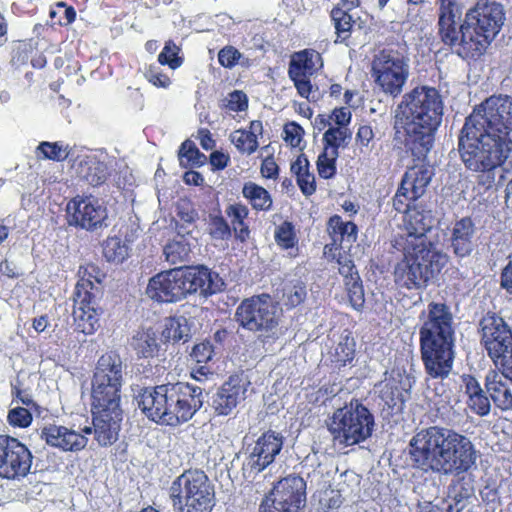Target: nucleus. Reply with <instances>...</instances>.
Segmentation results:
<instances>
[{"label": "nucleus", "instance_id": "79ce46f5", "mask_svg": "<svg viewBox=\"0 0 512 512\" xmlns=\"http://www.w3.org/2000/svg\"><path fill=\"white\" fill-rule=\"evenodd\" d=\"M352 133L347 127H329L323 135L324 149L338 151L348 146Z\"/></svg>", "mask_w": 512, "mask_h": 512}, {"label": "nucleus", "instance_id": "aec40b11", "mask_svg": "<svg viewBox=\"0 0 512 512\" xmlns=\"http://www.w3.org/2000/svg\"><path fill=\"white\" fill-rule=\"evenodd\" d=\"M434 224L435 217L431 210L413 208L412 210H409L406 215V233L398 237L395 240V243L438 247V245L427 236V233L431 231Z\"/></svg>", "mask_w": 512, "mask_h": 512}, {"label": "nucleus", "instance_id": "680f3d73", "mask_svg": "<svg viewBox=\"0 0 512 512\" xmlns=\"http://www.w3.org/2000/svg\"><path fill=\"white\" fill-rule=\"evenodd\" d=\"M247 96L242 91L235 90L229 94L226 107L234 112L243 111L247 108Z\"/></svg>", "mask_w": 512, "mask_h": 512}, {"label": "nucleus", "instance_id": "f8f14e48", "mask_svg": "<svg viewBox=\"0 0 512 512\" xmlns=\"http://www.w3.org/2000/svg\"><path fill=\"white\" fill-rule=\"evenodd\" d=\"M372 75L386 94L398 96L409 76V59L398 49L384 48L374 56Z\"/></svg>", "mask_w": 512, "mask_h": 512}, {"label": "nucleus", "instance_id": "473e14b6", "mask_svg": "<svg viewBox=\"0 0 512 512\" xmlns=\"http://www.w3.org/2000/svg\"><path fill=\"white\" fill-rule=\"evenodd\" d=\"M465 381V394L469 409L478 416H487L491 411V399L476 378L468 376Z\"/></svg>", "mask_w": 512, "mask_h": 512}, {"label": "nucleus", "instance_id": "f257e3e1", "mask_svg": "<svg viewBox=\"0 0 512 512\" xmlns=\"http://www.w3.org/2000/svg\"><path fill=\"white\" fill-rule=\"evenodd\" d=\"M472 441L453 429L431 426L417 431L406 448L408 465L422 474L459 476L476 467Z\"/></svg>", "mask_w": 512, "mask_h": 512}, {"label": "nucleus", "instance_id": "de8ad7c7", "mask_svg": "<svg viewBox=\"0 0 512 512\" xmlns=\"http://www.w3.org/2000/svg\"><path fill=\"white\" fill-rule=\"evenodd\" d=\"M179 162L182 167L201 166L206 161V156L199 151L195 144L190 141H184L178 152Z\"/></svg>", "mask_w": 512, "mask_h": 512}, {"label": "nucleus", "instance_id": "6e6d98bb", "mask_svg": "<svg viewBox=\"0 0 512 512\" xmlns=\"http://www.w3.org/2000/svg\"><path fill=\"white\" fill-rule=\"evenodd\" d=\"M242 53L233 46H225L218 53V61L225 68H233L243 59ZM243 65V63L241 62Z\"/></svg>", "mask_w": 512, "mask_h": 512}, {"label": "nucleus", "instance_id": "864d4df0", "mask_svg": "<svg viewBox=\"0 0 512 512\" xmlns=\"http://www.w3.org/2000/svg\"><path fill=\"white\" fill-rule=\"evenodd\" d=\"M275 240L284 249L292 248L296 244L294 226L291 222L285 221L276 228Z\"/></svg>", "mask_w": 512, "mask_h": 512}, {"label": "nucleus", "instance_id": "a19ab883", "mask_svg": "<svg viewBox=\"0 0 512 512\" xmlns=\"http://www.w3.org/2000/svg\"><path fill=\"white\" fill-rule=\"evenodd\" d=\"M331 18L334 23L337 39H340L341 42L348 39L355 23L349 11H346L343 7L335 6L331 11Z\"/></svg>", "mask_w": 512, "mask_h": 512}, {"label": "nucleus", "instance_id": "6ab92c4d", "mask_svg": "<svg viewBox=\"0 0 512 512\" xmlns=\"http://www.w3.org/2000/svg\"><path fill=\"white\" fill-rule=\"evenodd\" d=\"M391 371L390 377L381 384L380 390L383 411H387V415H395L403 411L412 383L411 378L401 373L400 369Z\"/></svg>", "mask_w": 512, "mask_h": 512}, {"label": "nucleus", "instance_id": "cd10ccee", "mask_svg": "<svg viewBox=\"0 0 512 512\" xmlns=\"http://www.w3.org/2000/svg\"><path fill=\"white\" fill-rule=\"evenodd\" d=\"M484 386L496 408L501 411L512 410V377L508 373L489 371Z\"/></svg>", "mask_w": 512, "mask_h": 512}, {"label": "nucleus", "instance_id": "bb28decb", "mask_svg": "<svg viewBox=\"0 0 512 512\" xmlns=\"http://www.w3.org/2000/svg\"><path fill=\"white\" fill-rule=\"evenodd\" d=\"M477 229L470 217L457 220L450 229L449 247L455 257L466 258L475 249V235Z\"/></svg>", "mask_w": 512, "mask_h": 512}, {"label": "nucleus", "instance_id": "c9c22d12", "mask_svg": "<svg viewBox=\"0 0 512 512\" xmlns=\"http://www.w3.org/2000/svg\"><path fill=\"white\" fill-rule=\"evenodd\" d=\"M327 231L333 244H341L344 240L352 243L357 239V226L351 221H343L339 215H333L327 223Z\"/></svg>", "mask_w": 512, "mask_h": 512}, {"label": "nucleus", "instance_id": "4d7b16f0", "mask_svg": "<svg viewBox=\"0 0 512 512\" xmlns=\"http://www.w3.org/2000/svg\"><path fill=\"white\" fill-rule=\"evenodd\" d=\"M295 69L288 71L289 78L293 81L300 96L310 100L312 94V85L306 74H299Z\"/></svg>", "mask_w": 512, "mask_h": 512}, {"label": "nucleus", "instance_id": "6e6552de", "mask_svg": "<svg viewBox=\"0 0 512 512\" xmlns=\"http://www.w3.org/2000/svg\"><path fill=\"white\" fill-rule=\"evenodd\" d=\"M169 497L178 512H211L215 506L214 487L204 471L198 469L179 475L171 483Z\"/></svg>", "mask_w": 512, "mask_h": 512}, {"label": "nucleus", "instance_id": "c756f323", "mask_svg": "<svg viewBox=\"0 0 512 512\" xmlns=\"http://www.w3.org/2000/svg\"><path fill=\"white\" fill-rule=\"evenodd\" d=\"M475 489L470 476H462L449 486L448 500L443 501L442 510L445 512H461L474 496Z\"/></svg>", "mask_w": 512, "mask_h": 512}, {"label": "nucleus", "instance_id": "37998d69", "mask_svg": "<svg viewBox=\"0 0 512 512\" xmlns=\"http://www.w3.org/2000/svg\"><path fill=\"white\" fill-rule=\"evenodd\" d=\"M306 297V285L296 280L284 285L281 300L288 309H291L303 303Z\"/></svg>", "mask_w": 512, "mask_h": 512}, {"label": "nucleus", "instance_id": "423d86ee", "mask_svg": "<svg viewBox=\"0 0 512 512\" xmlns=\"http://www.w3.org/2000/svg\"><path fill=\"white\" fill-rule=\"evenodd\" d=\"M504 21L505 10L501 3L478 0L459 24L452 52L464 60L479 58L500 32Z\"/></svg>", "mask_w": 512, "mask_h": 512}, {"label": "nucleus", "instance_id": "a878e982", "mask_svg": "<svg viewBox=\"0 0 512 512\" xmlns=\"http://www.w3.org/2000/svg\"><path fill=\"white\" fill-rule=\"evenodd\" d=\"M438 5V35L441 41L451 48L457 40L459 25L456 18L462 13L461 0H436Z\"/></svg>", "mask_w": 512, "mask_h": 512}, {"label": "nucleus", "instance_id": "a18cd8bd", "mask_svg": "<svg viewBox=\"0 0 512 512\" xmlns=\"http://www.w3.org/2000/svg\"><path fill=\"white\" fill-rule=\"evenodd\" d=\"M207 232L213 240L226 241L231 238L232 229L226 219L218 213H209L207 218Z\"/></svg>", "mask_w": 512, "mask_h": 512}, {"label": "nucleus", "instance_id": "7ed1b4c3", "mask_svg": "<svg viewBox=\"0 0 512 512\" xmlns=\"http://www.w3.org/2000/svg\"><path fill=\"white\" fill-rule=\"evenodd\" d=\"M205 387L176 381L141 389L135 397L143 414L160 425L177 427L188 422L205 402Z\"/></svg>", "mask_w": 512, "mask_h": 512}, {"label": "nucleus", "instance_id": "9d476101", "mask_svg": "<svg viewBox=\"0 0 512 512\" xmlns=\"http://www.w3.org/2000/svg\"><path fill=\"white\" fill-rule=\"evenodd\" d=\"M235 320L242 328L255 333L263 344L280 335L278 303L268 294L244 299L236 308Z\"/></svg>", "mask_w": 512, "mask_h": 512}, {"label": "nucleus", "instance_id": "412c9836", "mask_svg": "<svg viewBox=\"0 0 512 512\" xmlns=\"http://www.w3.org/2000/svg\"><path fill=\"white\" fill-rule=\"evenodd\" d=\"M91 433L92 428L88 426L79 432L66 426L49 424L42 428L40 437L47 445L62 452L77 453L87 446L86 434Z\"/></svg>", "mask_w": 512, "mask_h": 512}, {"label": "nucleus", "instance_id": "052dcab7", "mask_svg": "<svg viewBox=\"0 0 512 512\" xmlns=\"http://www.w3.org/2000/svg\"><path fill=\"white\" fill-rule=\"evenodd\" d=\"M214 349L213 345L209 341L201 342L193 347L191 356L198 363H207L213 357Z\"/></svg>", "mask_w": 512, "mask_h": 512}, {"label": "nucleus", "instance_id": "09e8293b", "mask_svg": "<svg viewBox=\"0 0 512 512\" xmlns=\"http://www.w3.org/2000/svg\"><path fill=\"white\" fill-rule=\"evenodd\" d=\"M339 157V151L324 149L318 156L317 170L321 178L330 179L336 174V160Z\"/></svg>", "mask_w": 512, "mask_h": 512}, {"label": "nucleus", "instance_id": "f704fd0d", "mask_svg": "<svg viewBox=\"0 0 512 512\" xmlns=\"http://www.w3.org/2000/svg\"><path fill=\"white\" fill-rule=\"evenodd\" d=\"M323 66L321 55L315 50H303L296 52L289 63L288 71L295 69L299 74L311 76Z\"/></svg>", "mask_w": 512, "mask_h": 512}, {"label": "nucleus", "instance_id": "e2e57ef3", "mask_svg": "<svg viewBox=\"0 0 512 512\" xmlns=\"http://www.w3.org/2000/svg\"><path fill=\"white\" fill-rule=\"evenodd\" d=\"M226 214L232 219L233 227L242 225L248 216V209L242 204H231L226 208Z\"/></svg>", "mask_w": 512, "mask_h": 512}, {"label": "nucleus", "instance_id": "603ef678", "mask_svg": "<svg viewBox=\"0 0 512 512\" xmlns=\"http://www.w3.org/2000/svg\"><path fill=\"white\" fill-rule=\"evenodd\" d=\"M38 150H40L44 158L54 161H63L69 155L68 145H64L60 142H42L38 146Z\"/></svg>", "mask_w": 512, "mask_h": 512}, {"label": "nucleus", "instance_id": "13d9d810", "mask_svg": "<svg viewBox=\"0 0 512 512\" xmlns=\"http://www.w3.org/2000/svg\"><path fill=\"white\" fill-rule=\"evenodd\" d=\"M8 421L12 426L28 427L32 422V414L27 408L15 407L9 411Z\"/></svg>", "mask_w": 512, "mask_h": 512}, {"label": "nucleus", "instance_id": "58836bf2", "mask_svg": "<svg viewBox=\"0 0 512 512\" xmlns=\"http://www.w3.org/2000/svg\"><path fill=\"white\" fill-rule=\"evenodd\" d=\"M163 337L174 342H187L191 338L188 319L184 316L169 319L163 331Z\"/></svg>", "mask_w": 512, "mask_h": 512}, {"label": "nucleus", "instance_id": "4be33fe9", "mask_svg": "<svg viewBox=\"0 0 512 512\" xmlns=\"http://www.w3.org/2000/svg\"><path fill=\"white\" fill-rule=\"evenodd\" d=\"M91 282L78 283L74 297L73 319L75 329L85 335L93 334L99 326V314L95 307V297L87 290Z\"/></svg>", "mask_w": 512, "mask_h": 512}, {"label": "nucleus", "instance_id": "a211bd4d", "mask_svg": "<svg viewBox=\"0 0 512 512\" xmlns=\"http://www.w3.org/2000/svg\"><path fill=\"white\" fill-rule=\"evenodd\" d=\"M183 284H185V296L198 293L202 297L220 293L225 288V282L218 273L206 266L179 267Z\"/></svg>", "mask_w": 512, "mask_h": 512}, {"label": "nucleus", "instance_id": "393cba45", "mask_svg": "<svg viewBox=\"0 0 512 512\" xmlns=\"http://www.w3.org/2000/svg\"><path fill=\"white\" fill-rule=\"evenodd\" d=\"M95 439L100 446L112 445L118 439L122 410L92 409Z\"/></svg>", "mask_w": 512, "mask_h": 512}, {"label": "nucleus", "instance_id": "774afa93", "mask_svg": "<svg viewBox=\"0 0 512 512\" xmlns=\"http://www.w3.org/2000/svg\"><path fill=\"white\" fill-rule=\"evenodd\" d=\"M500 286L506 290V292L512 294V255L509 257L506 266L502 269Z\"/></svg>", "mask_w": 512, "mask_h": 512}, {"label": "nucleus", "instance_id": "338daca9", "mask_svg": "<svg viewBox=\"0 0 512 512\" xmlns=\"http://www.w3.org/2000/svg\"><path fill=\"white\" fill-rule=\"evenodd\" d=\"M145 77L156 87L167 88L171 84L170 78L167 75L156 71L153 67L146 71Z\"/></svg>", "mask_w": 512, "mask_h": 512}, {"label": "nucleus", "instance_id": "5fc2aeb1", "mask_svg": "<svg viewBox=\"0 0 512 512\" xmlns=\"http://www.w3.org/2000/svg\"><path fill=\"white\" fill-rule=\"evenodd\" d=\"M178 52L179 47L172 41H168L158 56V62L161 65H168L171 69H176L182 64V59L178 56Z\"/></svg>", "mask_w": 512, "mask_h": 512}, {"label": "nucleus", "instance_id": "bf43d9fd", "mask_svg": "<svg viewBox=\"0 0 512 512\" xmlns=\"http://www.w3.org/2000/svg\"><path fill=\"white\" fill-rule=\"evenodd\" d=\"M414 198H411L406 190H402L400 185L397 189L395 196L393 197V207L397 212L408 214L409 210H412L411 204L415 202Z\"/></svg>", "mask_w": 512, "mask_h": 512}, {"label": "nucleus", "instance_id": "0eeeda50", "mask_svg": "<svg viewBox=\"0 0 512 512\" xmlns=\"http://www.w3.org/2000/svg\"><path fill=\"white\" fill-rule=\"evenodd\" d=\"M395 247L403 256L394 267L395 283L409 290L426 288L448 263V255L438 247L396 243Z\"/></svg>", "mask_w": 512, "mask_h": 512}, {"label": "nucleus", "instance_id": "ea45409f", "mask_svg": "<svg viewBox=\"0 0 512 512\" xmlns=\"http://www.w3.org/2000/svg\"><path fill=\"white\" fill-rule=\"evenodd\" d=\"M131 346L139 356L144 358L153 357L159 349L156 335L150 331L137 333L132 338Z\"/></svg>", "mask_w": 512, "mask_h": 512}, {"label": "nucleus", "instance_id": "f3484780", "mask_svg": "<svg viewBox=\"0 0 512 512\" xmlns=\"http://www.w3.org/2000/svg\"><path fill=\"white\" fill-rule=\"evenodd\" d=\"M179 267L162 271L150 278L146 294L158 303H176L186 298Z\"/></svg>", "mask_w": 512, "mask_h": 512}, {"label": "nucleus", "instance_id": "c03bdc74", "mask_svg": "<svg viewBox=\"0 0 512 512\" xmlns=\"http://www.w3.org/2000/svg\"><path fill=\"white\" fill-rule=\"evenodd\" d=\"M355 356V341L354 338L350 336V334H345L341 336V340L335 347V351L333 354V363L338 368L344 367L347 364H350Z\"/></svg>", "mask_w": 512, "mask_h": 512}, {"label": "nucleus", "instance_id": "7c9ffc66", "mask_svg": "<svg viewBox=\"0 0 512 512\" xmlns=\"http://www.w3.org/2000/svg\"><path fill=\"white\" fill-rule=\"evenodd\" d=\"M433 176V169L426 166H415L408 169L402 177L400 185L415 200L422 197Z\"/></svg>", "mask_w": 512, "mask_h": 512}, {"label": "nucleus", "instance_id": "f03ea898", "mask_svg": "<svg viewBox=\"0 0 512 512\" xmlns=\"http://www.w3.org/2000/svg\"><path fill=\"white\" fill-rule=\"evenodd\" d=\"M443 100L436 88L416 87L402 96L395 109L396 135L403 130L405 147L418 160L431 151L443 116Z\"/></svg>", "mask_w": 512, "mask_h": 512}, {"label": "nucleus", "instance_id": "dca6fc26", "mask_svg": "<svg viewBox=\"0 0 512 512\" xmlns=\"http://www.w3.org/2000/svg\"><path fill=\"white\" fill-rule=\"evenodd\" d=\"M282 447L283 436L280 433L271 430L263 433L254 444L247 446L244 472L249 476L262 472L275 461Z\"/></svg>", "mask_w": 512, "mask_h": 512}, {"label": "nucleus", "instance_id": "39448f33", "mask_svg": "<svg viewBox=\"0 0 512 512\" xmlns=\"http://www.w3.org/2000/svg\"><path fill=\"white\" fill-rule=\"evenodd\" d=\"M458 151L464 166L485 176L484 184L491 186L497 173L512 167V143L492 136L464 123L458 140Z\"/></svg>", "mask_w": 512, "mask_h": 512}, {"label": "nucleus", "instance_id": "9b49d317", "mask_svg": "<svg viewBox=\"0 0 512 512\" xmlns=\"http://www.w3.org/2000/svg\"><path fill=\"white\" fill-rule=\"evenodd\" d=\"M465 122L479 128L482 133L512 143V97L492 95L477 105Z\"/></svg>", "mask_w": 512, "mask_h": 512}, {"label": "nucleus", "instance_id": "0e129e2a", "mask_svg": "<svg viewBox=\"0 0 512 512\" xmlns=\"http://www.w3.org/2000/svg\"><path fill=\"white\" fill-rule=\"evenodd\" d=\"M297 184L301 192L305 196H310L316 191L315 177L309 170L301 175H298Z\"/></svg>", "mask_w": 512, "mask_h": 512}, {"label": "nucleus", "instance_id": "69168bd1", "mask_svg": "<svg viewBox=\"0 0 512 512\" xmlns=\"http://www.w3.org/2000/svg\"><path fill=\"white\" fill-rule=\"evenodd\" d=\"M303 132V128L294 122L286 124L284 127L285 140L291 146L296 147L300 144Z\"/></svg>", "mask_w": 512, "mask_h": 512}, {"label": "nucleus", "instance_id": "3c124183", "mask_svg": "<svg viewBox=\"0 0 512 512\" xmlns=\"http://www.w3.org/2000/svg\"><path fill=\"white\" fill-rule=\"evenodd\" d=\"M345 287L351 306L357 311L362 310L365 303V297L361 278H350V280L345 283Z\"/></svg>", "mask_w": 512, "mask_h": 512}, {"label": "nucleus", "instance_id": "5701e85b", "mask_svg": "<svg viewBox=\"0 0 512 512\" xmlns=\"http://www.w3.org/2000/svg\"><path fill=\"white\" fill-rule=\"evenodd\" d=\"M247 383L232 375L211 395L208 402L218 416L230 415L246 397Z\"/></svg>", "mask_w": 512, "mask_h": 512}, {"label": "nucleus", "instance_id": "72a5a7b5", "mask_svg": "<svg viewBox=\"0 0 512 512\" xmlns=\"http://www.w3.org/2000/svg\"><path fill=\"white\" fill-rule=\"evenodd\" d=\"M77 173L81 179L94 187L102 185L109 176L107 164L96 157H87L80 161Z\"/></svg>", "mask_w": 512, "mask_h": 512}, {"label": "nucleus", "instance_id": "4468645a", "mask_svg": "<svg viewBox=\"0 0 512 512\" xmlns=\"http://www.w3.org/2000/svg\"><path fill=\"white\" fill-rule=\"evenodd\" d=\"M70 226L94 232L109 226L107 208L92 196H76L66 206Z\"/></svg>", "mask_w": 512, "mask_h": 512}, {"label": "nucleus", "instance_id": "2eb2a0df", "mask_svg": "<svg viewBox=\"0 0 512 512\" xmlns=\"http://www.w3.org/2000/svg\"><path fill=\"white\" fill-rule=\"evenodd\" d=\"M33 455L17 438L0 434V477L21 480L31 469Z\"/></svg>", "mask_w": 512, "mask_h": 512}, {"label": "nucleus", "instance_id": "1a4fd4ad", "mask_svg": "<svg viewBox=\"0 0 512 512\" xmlns=\"http://www.w3.org/2000/svg\"><path fill=\"white\" fill-rule=\"evenodd\" d=\"M327 426L334 444L348 447L360 444L372 436L375 418L362 402L353 399L333 413Z\"/></svg>", "mask_w": 512, "mask_h": 512}, {"label": "nucleus", "instance_id": "e433bc0d", "mask_svg": "<svg viewBox=\"0 0 512 512\" xmlns=\"http://www.w3.org/2000/svg\"><path fill=\"white\" fill-rule=\"evenodd\" d=\"M102 247L103 255L108 262L119 264L129 256V244L119 236L108 237Z\"/></svg>", "mask_w": 512, "mask_h": 512}, {"label": "nucleus", "instance_id": "8fccbe9b", "mask_svg": "<svg viewBox=\"0 0 512 512\" xmlns=\"http://www.w3.org/2000/svg\"><path fill=\"white\" fill-rule=\"evenodd\" d=\"M231 142L241 153L252 154L258 148V141L253 134H248L245 130H236L230 135Z\"/></svg>", "mask_w": 512, "mask_h": 512}, {"label": "nucleus", "instance_id": "b1692460", "mask_svg": "<svg viewBox=\"0 0 512 512\" xmlns=\"http://www.w3.org/2000/svg\"><path fill=\"white\" fill-rule=\"evenodd\" d=\"M481 344L489 355H495L504 343H512V330L505 320L494 312H487L479 321Z\"/></svg>", "mask_w": 512, "mask_h": 512}, {"label": "nucleus", "instance_id": "ddd939ff", "mask_svg": "<svg viewBox=\"0 0 512 512\" xmlns=\"http://www.w3.org/2000/svg\"><path fill=\"white\" fill-rule=\"evenodd\" d=\"M305 506V480L298 475H288L264 497L259 512H303Z\"/></svg>", "mask_w": 512, "mask_h": 512}, {"label": "nucleus", "instance_id": "49530a36", "mask_svg": "<svg viewBox=\"0 0 512 512\" xmlns=\"http://www.w3.org/2000/svg\"><path fill=\"white\" fill-rule=\"evenodd\" d=\"M163 254L167 262L171 265H177L188 261L190 247L182 237L179 240H173L166 244Z\"/></svg>", "mask_w": 512, "mask_h": 512}, {"label": "nucleus", "instance_id": "4c0bfd02", "mask_svg": "<svg viewBox=\"0 0 512 512\" xmlns=\"http://www.w3.org/2000/svg\"><path fill=\"white\" fill-rule=\"evenodd\" d=\"M242 193L255 210L268 211L271 209L272 198L265 188L248 182L244 185Z\"/></svg>", "mask_w": 512, "mask_h": 512}, {"label": "nucleus", "instance_id": "2f4dec72", "mask_svg": "<svg viewBox=\"0 0 512 512\" xmlns=\"http://www.w3.org/2000/svg\"><path fill=\"white\" fill-rule=\"evenodd\" d=\"M126 365L116 352L103 354L97 362L93 378L123 384Z\"/></svg>", "mask_w": 512, "mask_h": 512}, {"label": "nucleus", "instance_id": "c85d7f7f", "mask_svg": "<svg viewBox=\"0 0 512 512\" xmlns=\"http://www.w3.org/2000/svg\"><path fill=\"white\" fill-rule=\"evenodd\" d=\"M123 384L108 382L98 379H92V409H121L120 392Z\"/></svg>", "mask_w": 512, "mask_h": 512}, {"label": "nucleus", "instance_id": "20e7f679", "mask_svg": "<svg viewBox=\"0 0 512 512\" xmlns=\"http://www.w3.org/2000/svg\"><path fill=\"white\" fill-rule=\"evenodd\" d=\"M419 329L421 358L432 378H445L454 361L455 327L451 307L443 301L427 304Z\"/></svg>", "mask_w": 512, "mask_h": 512}]
</instances>
